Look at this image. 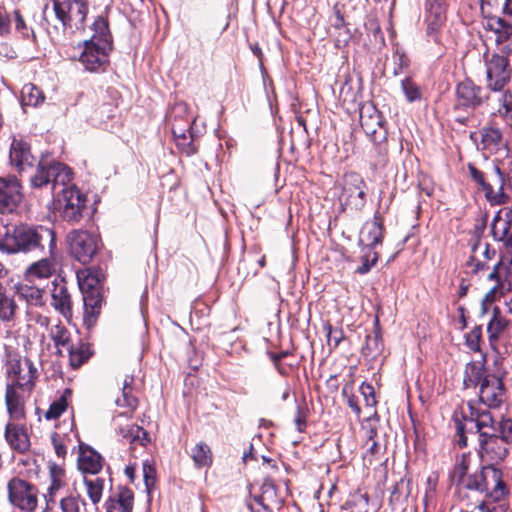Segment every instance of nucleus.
<instances>
[{"mask_svg":"<svg viewBox=\"0 0 512 512\" xmlns=\"http://www.w3.org/2000/svg\"><path fill=\"white\" fill-rule=\"evenodd\" d=\"M71 170L59 162L40 161L30 182L33 188L50 186L55 199V209L60 218L69 224H78L88 212L87 196L75 185Z\"/></svg>","mask_w":512,"mask_h":512,"instance_id":"obj_1","label":"nucleus"},{"mask_svg":"<svg viewBox=\"0 0 512 512\" xmlns=\"http://www.w3.org/2000/svg\"><path fill=\"white\" fill-rule=\"evenodd\" d=\"M0 232V250L7 254L27 253L35 249H44L47 244L49 253L54 255L56 236L54 230L44 227H31L25 224L4 225Z\"/></svg>","mask_w":512,"mask_h":512,"instance_id":"obj_2","label":"nucleus"},{"mask_svg":"<svg viewBox=\"0 0 512 512\" xmlns=\"http://www.w3.org/2000/svg\"><path fill=\"white\" fill-rule=\"evenodd\" d=\"M468 424L478 434V456L482 464L496 465L502 462L507 454L508 447L505 440L495 434L493 415L487 409L469 406V416L464 417Z\"/></svg>","mask_w":512,"mask_h":512,"instance_id":"obj_3","label":"nucleus"},{"mask_svg":"<svg viewBox=\"0 0 512 512\" xmlns=\"http://www.w3.org/2000/svg\"><path fill=\"white\" fill-rule=\"evenodd\" d=\"M178 149L191 156L198 151V139L205 133V126L198 124L185 102H176L168 108L165 115Z\"/></svg>","mask_w":512,"mask_h":512,"instance_id":"obj_4","label":"nucleus"},{"mask_svg":"<svg viewBox=\"0 0 512 512\" xmlns=\"http://www.w3.org/2000/svg\"><path fill=\"white\" fill-rule=\"evenodd\" d=\"M133 376H126L123 382L122 396L116 399V404L119 407L127 408L124 412H117L113 417V426L115 431L122 439L130 443H139L145 445L149 442L148 433L140 426L131 423L130 418L132 412L137 407L138 400L134 397L132 392Z\"/></svg>","mask_w":512,"mask_h":512,"instance_id":"obj_5","label":"nucleus"},{"mask_svg":"<svg viewBox=\"0 0 512 512\" xmlns=\"http://www.w3.org/2000/svg\"><path fill=\"white\" fill-rule=\"evenodd\" d=\"M93 25L95 33L89 40L83 42V49L79 57V61L85 69L91 72L104 69L108 63L109 52L112 49L107 22L99 18Z\"/></svg>","mask_w":512,"mask_h":512,"instance_id":"obj_6","label":"nucleus"},{"mask_svg":"<svg viewBox=\"0 0 512 512\" xmlns=\"http://www.w3.org/2000/svg\"><path fill=\"white\" fill-rule=\"evenodd\" d=\"M464 488L484 494L494 502L500 501L507 494L502 471L491 464H482L480 471L468 475Z\"/></svg>","mask_w":512,"mask_h":512,"instance_id":"obj_7","label":"nucleus"},{"mask_svg":"<svg viewBox=\"0 0 512 512\" xmlns=\"http://www.w3.org/2000/svg\"><path fill=\"white\" fill-rule=\"evenodd\" d=\"M6 386L35 388L39 373L33 361L16 353H9L5 363Z\"/></svg>","mask_w":512,"mask_h":512,"instance_id":"obj_8","label":"nucleus"},{"mask_svg":"<svg viewBox=\"0 0 512 512\" xmlns=\"http://www.w3.org/2000/svg\"><path fill=\"white\" fill-rule=\"evenodd\" d=\"M8 502L23 512H35L38 507L39 491L37 487L20 477L7 482Z\"/></svg>","mask_w":512,"mask_h":512,"instance_id":"obj_9","label":"nucleus"},{"mask_svg":"<svg viewBox=\"0 0 512 512\" xmlns=\"http://www.w3.org/2000/svg\"><path fill=\"white\" fill-rule=\"evenodd\" d=\"M66 240L71 256L84 265L93 260L100 247L99 237L87 230L74 229Z\"/></svg>","mask_w":512,"mask_h":512,"instance_id":"obj_10","label":"nucleus"},{"mask_svg":"<svg viewBox=\"0 0 512 512\" xmlns=\"http://www.w3.org/2000/svg\"><path fill=\"white\" fill-rule=\"evenodd\" d=\"M52 2L56 18L61 21L65 29L74 31L83 27L88 11L86 0H52Z\"/></svg>","mask_w":512,"mask_h":512,"instance_id":"obj_11","label":"nucleus"},{"mask_svg":"<svg viewBox=\"0 0 512 512\" xmlns=\"http://www.w3.org/2000/svg\"><path fill=\"white\" fill-rule=\"evenodd\" d=\"M488 99V92L470 79H465L456 86V110H475Z\"/></svg>","mask_w":512,"mask_h":512,"instance_id":"obj_12","label":"nucleus"},{"mask_svg":"<svg viewBox=\"0 0 512 512\" xmlns=\"http://www.w3.org/2000/svg\"><path fill=\"white\" fill-rule=\"evenodd\" d=\"M469 171L472 179L482 187L486 199L492 205H502L507 203L509 197L504 193L505 178L499 166H493L494 182L498 185V191H495L493 186L485 181L482 171L478 170L473 165H469Z\"/></svg>","mask_w":512,"mask_h":512,"instance_id":"obj_13","label":"nucleus"},{"mask_svg":"<svg viewBox=\"0 0 512 512\" xmlns=\"http://www.w3.org/2000/svg\"><path fill=\"white\" fill-rule=\"evenodd\" d=\"M367 190V183L359 173L349 172L345 175L344 195L348 207L362 210L367 202Z\"/></svg>","mask_w":512,"mask_h":512,"instance_id":"obj_14","label":"nucleus"},{"mask_svg":"<svg viewBox=\"0 0 512 512\" xmlns=\"http://www.w3.org/2000/svg\"><path fill=\"white\" fill-rule=\"evenodd\" d=\"M360 124L374 143L386 140L387 130L384 126L383 116L373 105H364L360 108Z\"/></svg>","mask_w":512,"mask_h":512,"instance_id":"obj_15","label":"nucleus"},{"mask_svg":"<svg viewBox=\"0 0 512 512\" xmlns=\"http://www.w3.org/2000/svg\"><path fill=\"white\" fill-rule=\"evenodd\" d=\"M23 198L22 186L15 176L0 177V212H13Z\"/></svg>","mask_w":512,"mask_h":512,"instance_id":"obj_16","label":"nucleus"},{"mask_svg":"<svg viewBox=\"0 0 512 512\" xmlns=\"http://www.w3.org/2000/svg\"><path fill=\"white\" fill-rule=\"evenodd\" d=\"M506 56L493 54L486 60L488 86L494 91H500L510 80L511 71Z\"/></svg>","mask_w":512,"mask_h":512,"instance_id":"obj_17","label":"nucleus"},{"mask_svg":"<svg viewBox=\"0 0 512 512\" xmlns=\"http://www.w3.org/2000/svg\"><path fill=\"white\" fill-rule=\"evenodd\" d=\"M34 389L6 386L5 404L12 420H22L26 416V402Z\"/></svg>","mask_w":512,"mask_h":512,"instance_id":"obj_18","label":"nucleus"},{"mask_svg":"<svg viewBox=\"0 0 512 512\" xmlns=\"http://www.w3.org/2000/svg\"><path fill=\"white\" fill-rule=\"evenodd\" d=\"M504 384L496 375L489 374L481 382L479 399L489 408H498L503 402Z\"/></svg>","mask_w":512,"mask_h":512,"instance_id":"obj_19","label":"nucleus"},{"mask_svg":"<svg viewBox=\"0 0 512 512\" xmlns=\"http://www.w3.org/2000/svg\"><path fill=\"white\" fill-rule=\"evenodd\" d=\"M51 298V305L54 309L64 318L70 319L72 317V300L63 280H60L59 282L57 280L53 281Z\"/></svg>","mask_w":512,"mask_h":512,"instance_id":"obj_20","label":"nucleus"},{"mask_svg":"<svg viewBox=\"0 0 512 512\" xmlns=\"http://www.w3.org/2000/svg\"><path fill=\"white\" fill-rule=\"evenodd\" d=\"M512 211H508L503 218L499 211L491 224V233L496 241H502L507 249L512 250Z\"/></svg>","mask_w":512,"mask_h":512,"instance_id":"obj_21","label":"nucleus"},{"mask_svg":"<svg viewBox=\"0 0 512 512\" xmlns=\"http://www.w3.org/2000/svg\"><path fill=\"white\" fill-rule=\"evenodd\" d=\"M5 439L10 448L19 453L26 452L30 447L26 428L13 422H9L6 425Z\"/></svg>","mask_w":512,"mask_h":512,"instance_id":"obj_22","label":"nucleus"},{"mask_svg":"<svg viewBox=\"0 0 512 512\" xmlns=\"http://www.w3.org/2000/svg\"><path fill=\"white\" fill-rule=\"evenodd\" d=\"M10 162L19 171L31 167L34 157L30 152L29 145L21 139H13L9 154Z\"/></svg>","mask_w":512,"mask_h":512,"instance_id":"obj_23","label":"nucleus"},{"mask_svg":"<svg viewBox=\"0 0 512 512\" xmlns=\"http://www.w3.org/2000/svg\"><path fill=\"white\" fill-rule=\"evenodd\" d=\"M78 467L85 476L96 475L103 467L102 456L90 447L81 448L78 457Z\"/></svg>","mask_w":512,"mask_h":512,"instance_id":"obj_24","label":"nucleus"},{"mask_svg":"<svg viewBox=\"0 0 512 512\" xmlns=\"http://www.w3.org/2000/svg\"><path fill=\"white\" fill-rule=\"evenodd\" d=\"M134 503L133 492L127 488H121L106 501L107 512H132Z\"/></svg>","mask_w":512,"mask_h":512,"instance_id":"obj_25","label":"nucleus"},{"mask_svg":"<svg viewBox=\"0 0 512 512\" xmlns=\"http://www.w3.org/2000/svg\"><path fill=\"white\" fill-rule=\"evenodd\" d=\"M55 272V263L53 259L42 258L32 263L25 271L24 279L27 282L47 279Z\"/></svg>","mask_w":512,"mask_h":512,"instance_id":"obj_26","label":"nucleus"},{"mask_svg":"<svg viewBox=\"0 0 512 512\" xmlns=\"http://www.w3.org/2000/svg\"><path fill=\"white\" fill-rule=\"evenodd\" d=\"M49 337L53 341L56 353L63 356L66 349H71L72 339L68 328L61 322L53 325L49 330Z\"/></svg>","mask_w":512,"mask_h":512,"instance_id":"obj_27","label":"nucleus"},{"mask_svg":"<svg viewBox=\"0 0 512 512\" xmlns=\"http://www.w3.org/2000/svg\"><path fill=\"white\" fill-rule=\"evenodd\" d=\"M17 294L29 305L42 306L45 303L44 290L25 279L16 285Z\"/></svg>","mask_w":512,"mask_h":512,"instance_id":"obj_28","label":"nucleus"},{"mask_svg":"<svg viewBox=\"0 0 512 512\" xmlns=\"http://www.w3.org/2000/svg\"><path fill=\"white\" fill-rule=\"evenodd\" d=\"M261 493L254 496V501L263 502L275 509H280L283 500L277 494V488L271 478H265L260 488Z\"/></svg>","mask_w":512,"mask_h":512,"instance_id":"obj_29","label":"nucleus"},{"mask_svg":"<svg viewBox=\"0 0 512 512\" xmlns=\"http://www.w3.org/2000/svg\"><path fill=\"white\" fill-rule=\"evenodd\" d=\"M50 474L51 483L47 489V493L44 494L46 510L52 509V506L56 503L57 494L65 486L64 472L61 468L53 466Z\"/></svg>","mask_w":512,"mask_h":512,"instance_id":"obj_30","label":"nucleus"},{"mask_svg":"<svg viewBox=\"0 0 512 512\" xmlns=\"http://www.w3.org/2000/svg\"><path fill=\"white\" fill-rule=\"evenodd\" d=\"M409 494L410 488L408 481L401 479L395 483L389 498V504L394 512H401L405 509Z\"/></svg>","mask_w":512,"mask_h":512,"instance_id":"obj_31","label":"nucleus"},{"mask_svg":"<svg viewBox=\"0 0 512 512\" xmlns=\"http://www.w3.org/2000/svg\"><path fill=\"white\" fill-rule=\"evenodd\" d=\"M367 229L366 239L369 242L368 246L373 249L376 245L381 244L384 237V220L381 214L377 211L373 216V221L365 226Z\"/></svg>","mask_w":512,"mask_h":512,"instance_id":"obj_32","label":"nucleus"},{"mask_svg":"<svg viewBox=\"0 0 512 512\" xmlns=\"http://www.w3.org/2000/svg\"><path fill=\"white\" fill-rule=\"evenodd\" d=\"M20 100L23 107H38L44 102L45 96L36 85L27 83L21 89Z\"/></svg>","mask_w":512,"mask_h":512,"instance_id":"obj_33","label":"nucleus"},{"mask_svg":"<svg viewBox=\"0 0 512 512\" xmlns=\"http://www.w3.org/2000/svg\"><path fill=\"white\" fill-rule=\"evenodd\" d=\"M17 305L13 296L7 293L5 287L0 283V320L11 322L14 320Z\"/></svg>","mask_w":512,"mask_h":512,"instance_id":"obj_34","label":"nucleus"},{"mask_svg":"<svg viewBox=\"0 0 512 512\" xmlns=\"http://www.w3.org/2000/svg\"><path fill=\"white\" fill-rule=\"evenodd\" d=\"M71 367L78 368L91 356L90 346L86 343L71 344V349H66Z\"/></svg>","mask_w":512,"mask_h":512,"instance_id":"obj_35","label":"nucleus"},{"mask_svg":"<svg viewBox=\"0 0 512 512\" xmlns=\"http://www.w3.org/2000/svg\"><path fill=\"white\" fill-rule=\"evenodd\" d=\"M376 326L379 324L378 318L375 320ZM384 348V343L382 339V334L379 327H376L374 333L372 335H368L366 337V344L363 348V353L366 356L376 357L379 355Z\"/></svg>","mask_w":512,"mask_h":512,"instance_id":"obj_36","label":"nucleus"},{"mask_svg":"<svg viewBox=\"0 0 512 512\" xmlns=\"http://www.w3.org/2000/svg\"><path fill=\"white\" fill-rule=\"evenodd\" d=\"M488 374L483 366L476 363H468L465 370L464 385L466 388L481 386V382Z\"/></svg>","mask_w":512,"mask_h":512,"instance_id":"obj_37","label":"nucleus"},{"mask_svg":"<svg viewBox=\"0 0 512 512\" xmlns=\"http://www.w3.org/2000/svg\"><path fill=\"white\" fill-rule=\"evenodd\" d=\"M489 27L497 35L496 42H507L512 36V24L500 17L490 20Z\"/></svg>","mask_w":512,"mask_h":512,"instance_id":"obj_38","label":"nucleus"},{"mask_svg":"<svg viewBox=\"0 0 512 512\" xmlns=\"http://www.w3.org/2000/svg\"><path fill=\"white\" fill-rule=\"evenodd\" d=\"M71 390L65 389L62 395L50 404V407L45 413L47 420L59 418L68 407V398L71 397Z\"/></svg>","mask_w":512,"mask_h":512,"instance_id":"obj_39","label":"nucleus"},{"mask_svg":"<svg viewBox=\"0 0 512 512\" xmlns=\"http://www.w3.org/2000/svg\"><path fill=\"white\" fill-rule=\"evenodd\" d=\"M191 457L198 468L210 466L212 463L211 449L204 442H200L192 448Z\"/></svg>","mask_w":512,"mask_h":512,"instance_id":"obj_40","label":"nucleus"},{"mask_svg":"<svg viewBox=\"0 0 512 512\" xmlns=\"http://www.w3.org/2000/svg\"><path fill=\"white\" fill-rule=\"evenodd\" d=\"M83 294L85 317L96 316L101 308L102 298L99 290L86 291Z\"/></svg>","mask_w":512,"mask_h":512,"instance_id":"obj_41","label":"nucleus"},{"mask_svg":"<svg viewBox=\"0 0 512 512\" xmlns=\"http://www.w3.org/2000/svg\"><path fill=\"white\" fill-rule=\"evenodd\" d=\"M116 109L112 103H103L94 111L92 121L104 129H108V120L115 116Z\"/></svg>","mask_w":512,"mask_h":512,"instance_id":"obj_42","label":"nucleus"},{"mask_svg":"<svg viewBox=\"0 0 512 512\" xmlns=\"http://www.w3.org/2000/svg\"><path fill=\"white\" fill-rule=\"evenodd\" d=\"M84 484L87 489V494L93 504H98L102 498L104 479L100 477L88 478L84 476Z\"/></svg>","mask_w":512,"mask_h":512,"instance_id":"obj_43","label":"nucleus"},{"mask_svg":"<svg viewBox=\"0 0 512 512\" xmlns=\"http://www.w3.org/2000/svg\"><path fill=\"white\" fill-rule=\"evenodd\" d=\"M470 454H462L461 458L457 460L451 474V478L458 485L464 488V482L467 478V472L470 466Z\"/></svg>","mask_w":512,"mask_h":512,"instance_id":"obj_44","label":"nucleus"},{"mask_svg":"<svg viewBox=\"0 0 512 512\" xmlns=\"http://www.w3.org/2000/svg\"><path fill=\"white\" fill-rule=\"evenodd\" d=\"M379 428V417L376 412L368 418H366L361 424V432L365 439V445H368L370 441L376 440Z\"/></svg>","mask_w":512,"mask_h":512,"instance_id":"obj_45","label":"nucleus"},{"mask_svg":"<svg viewBox=\"0 0 512 512\" xmlns=\"http://www.w3.org/2000/svg\"><path fill=\"white\" fill-rule=\"evenodd\" d=\"M345 507L350 512H369V498L367 494L353 493L345 502Z\"/></svg>","mask_w":512,"mask_h":512,"instance_id":"obj_46","label":"nucleus"},{"mask_svg":"<svg viewBox=\"0 0 512 512\" xmlns=\"http://www.w3.org/2000/svg\"><path fill=\"white\" fill-rule=\"evenodd\" d=\"M77 279L82 293L90 290H99L97 286L100 283V278L97 273L90 270L81 271L77 274Z\"/></svg>","mask_w":512,"mask_h":512,"instance_id":"obj_47","label":"nucleus"},{"mask_svg":"<svg viewBox=\"0 0 512 512\" xmlns=\"http://www.w3.org/2000/svg\"><path fill=\"white\" fill-rule=\"evenodd\" d=\"M425 18L446 20V1L427 0L425 4Z\"/></svg>","mask_w":512,"mask_h":512,"instance_id":"obj_48","label":"nucleus"},{"mask_svg":"<svg viewBox=\"0 0 512 512\" xmlns=\"http://www.w3.org/2000/svg\"><path fill=\"white\" fill-rule=\"evenodd\" d=\"M410 60L404 50L400 47H395L392 54V74L398 76L409 67Z\"/></svg>","mask_w":512,"mask_h":512,"instance_id":"obj_49","label":"nucleus"},{"mask_svg":"<svg viewBox=\"0 0 512 512\" xmlns=\"http://www.w3.org/2000/svg\"><path fill=\"white\" fill-rule=\"evenodd\" d=\"M85 502L77 494H69L59 501V507L62 512H81V507L85 506Z\"/></svg>","mask_w":512,"mask_h":512,"instance_id":"obj_50","label":"nucleus"},{"mask_svg":"<svg viewBox=\"0 0 512 512\" xmlns=\"http://www.w3.org/2000/svg\"><path fill=\"white\" fill-rule=\"evenodd\" d=\"M401 88L409 103L419 101L422 97L419 86L410 77H406L401 81Z\"/></svg>","mask_w":512,"mask_h":512,"instance_id":"obj_51","label":"nucleus"},{"mask_svg":"<svg viewBox=\"0 0 512 512\" xmlns=\"http://www.w3.org/2000/svg\"><path fill=\"white\" fill-rule=\"evenodd\" d=\"M482 144L484 148H492L499 145L502 140V133L494 127H484L481 131Z\"/></svg>","mask_w":512,"mask_h":512,"instance_id":"obj_52","label":"nucleus"},{"mask_svg":"<svg viewBox=\"0 0 512 512\" xmlns=\"http://www.w3.org/2000/svg\"><path fill=\"white\" fill-rule=\"evenodd\" d=\"M495 427V434H498L507 443H512V420L501 417L500 421H497L493 416V424Z\"/></svg>","mask_w":512,"mask_h":512,"instance_id":"obj_53","label":"nucleus"},{"mask_svg":"<svg viewBox=\"0 0 512 512\" xmlns=\"http://www.w3.org/2000/svg\"><path fill=\"white\" fill-rule=\"evenodd\" d=\"M143 478L148 492L156 485L157 470L153 461L146 459L143 461Z\"/></svg>","mask_w":512,"mask_h":512,"instance_id":"obj_54","label":"nucleus"},{"mask_svg":"<svg viewBox=\"0 0 512 512\" xmlns=\"http://www.w3.org/2000/svg\"><path fill=\"white\" fill-rule=\"evenodd\" d=\"M482 335L481 326H475L468 334L465 336V343L468 348L472 351L480 350V341Z\"/></svg>","mask_w":512,"mask_h":512,"instance_id":"obj_55","label":"nucleus"},{"mask_svg":"<svg viewBox=\"0 0 512 512\" xmlns=\"http://www.w3.org/2000/svg\"><path fill=\"white\" fill-rule=\"evenodd\" d=\"M446 20H438L436 18H425L427 24L426 33L434 41H439V32Z\"/></svg>","mask_w":512,"mask_h":512,"instance_id":"obj_56","label":"nucleus"},{"mask_svg":"<svg viewBox=\"0 0 512 512\" xmlns=\"http://www.w3.org/2000/svg\"><path fill=\"white\" fill-rule=\"evenodd\" d=\"M324 330L326 331L328 345L336 348L344 338L342 329H334L330 324H327L324 326Z\"/></svg>","mask_w":512,"mask_h":512,"instance_id":"obj_57","label":"nucleus"},{"mask_svg":"<svg viewBox=\"0 0 512 512\" xmlns=\"http://www.w3.org/2000/svg\"><path fill=\"white\" fill-rule=\"evenodd\" d=\"M505 321L494 316L487 326L490 342L497 340L499 334L505 329Z\"/></svg>","mask_w":512,"mask_h":512,"instance_id":"obj_58","label":"nucleus"},{"mask_svg":"<svg viewBox=\"0 0 512 512\" xmlns=\"http://www.w3.org/2000/svg\"><path fill=\"white\" fill-rule=\"evenodd\" d=\"M360 392L364 397L365 405L367 407H374L376 405L377 401L375 398V390L371 384L363 382L360 385Z\"/></svg>","mask_w":512,"mask_h":512,"instance_id":"obj_59","label":"nucleus"},{"mask_svg":"<svg viewBox=\"0 0 512 512\" xmlns=\"http://www.w3.org/2000/svg\"><path fill=\"white\" fill-rule=\"evenodd\" d=\"M14 16L16 30L19 31L25 38H34V31L26 26L25 21L19 11H15Z\"/></svg>","mask_w":512,"mask_h":512,"instance_id":"obj_60","label":"nucleus"},{"mask_svg":"<svg viewBox=\"0 0 512 512\" xmlns=\"http://www.w3.org/2000/svg\"><path fill=\"white\" fill-rule=\"evenodd\" d=\"M335 44L337 47L345 46L352 38V33L348 26L334 32Z\"/></svg>","mask_w":512,"mask_h":512,"instance_id":"obj_61","label":"nucleus"},{"mask_svg":"<svg viewBox=\"0 0 512 512\" xmlns=\"http://www.w3.org/2000/svg\"><path fill=\"white\" fill-rule=\"evenodd\" d=\"M503 268L504 258H501L500 261L493 267V270L488 274V279L491 281H496V284H505L503 279Z\"/></svg>","mask_w":512,"mask_h":512,"instance_id":"obj_62","label":"nucleus"},{"mask_svg":"<svg viewBox=\"0 0 512 512\" xmlns=\"http://www.w3.org/2000/svg\"><path fill=\"white\" fill-rule=\"evenodd\" d=\"M378 261V254L376 252L373 253V258L370 260L369 256L365 255L362 257V263L357 268V273L360 275L367 274L371 268L377 263Z\"/></svg>","mask_w":512,"mask_h":512,"instance_id":"obj_63","label":"nucleus"},{"mask_svg":"<svg viewBox=\"0 0 512 512\" xmlns=\"http://www.w3.org/2000/svg\"><path fill=\"white\" fill-rule=\"evenodd\" d=\"M478 509L481 512H507V505L503 503H496L494 501L493 503L484 501L479 504Z\"/></svg>","mask_w":512,"mask_h":512,"instance_id":"obj_64","label":"nucleus"}]
</instances>
